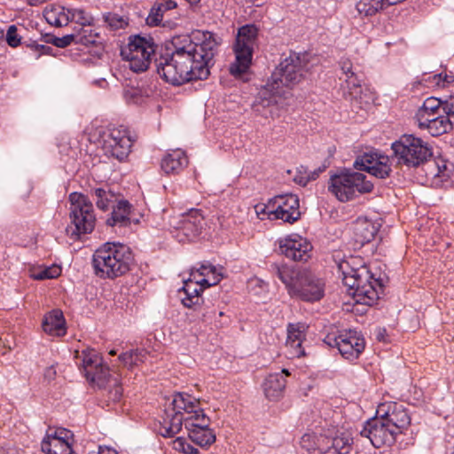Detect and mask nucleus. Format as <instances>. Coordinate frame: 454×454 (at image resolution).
I'll use <instances>...</instances> for the list:
<instances>
[{
	"instance_id": "1",
	"label": "nucleus",
	"mask_w": 454,
	"mask_h": 454,
	"mask_svg": "<svg viewBox=\"0 0 454 454\" xmlns=\"http://www.w3.org/2000/svg\"><path fill=\"white\" fill-rule=\"evenodd\" d=\"M197 40L193 42L184 38L180 44L175 43L172 54L160 59L157 72L166 82L181 85L208 77L209 62L219 43L215 35L208 31L199 32Z\"/></svg>"
},
{
	"instance_id": "2",
	"label": "nucleus",
	"mask_w": 454,
	"mask_h": 454,
	"mask_svg": "<svg viewBox=\"0 0 454 454\" xmlns=\"http://www.w3.org/2000/svg\"><path fill=\"white\" fill-rule=\"evenodd\" d=\"M197 40L193 42L184 38L180 44L175 43L172 54L160 59L157 72L166 82L181 85L208 77L209 62L219 43L215 35L208 31L199 32Z\"/></svg>"
},
{
	"instance_id": "3",
	"label": "nucleus",
	"mask_w": 454,
	"mask_h": 454,
	"mask_svg": "<svg viewBox=\"0 0 454 454\" xmlns=\"http://www.w3.org/2000/svg\"><path fill=\"white\" fill-rule=\"evenodd\" d=\"M271 270L292 297L314 302L321 300L325 294V283L309 271L276 263L271 265Z\"/></svg>"
},
{
	"instance_id": "4",
	"label": "nucleus",
	"mask_w": 454,
	"mask_h": 454,
	"mask_svg": "<svg viewBox=\"0 0 454 454\" xmlns=\"http://www.w3.org/2000/svg\"><path fill=\"white\" fill-rule=\"evenodd\" d=\"M342 274V280L348 287L349 294L356 302L372 306L379 299L382 291V284L374 278L365 265L358 268L351 267L348 261H341L338 264Z\"/></svg>"
},
{
	"instance_id": "5",
	"label": "nucleus",
	"mask_w": 454,
	"mask_h": 454,
	"mask_svg": "<svg viewBox=\"0 0 454 454\" xmlns=\"http://www.w3.org/2000/svg\"><path fill=\"white\" fill-rule=\"evenodd\" d=\"M132 255L129 247L118 242H106L93 254L92 266L100 278L114 279L130 270Z\"/></svg>"
},
{
	"instance_id": "6",
	"label": "nucleus",
	"mask_w": 454,
	"mask_h": 454,
	"mask_svg": "<svg viewBox=\"0 0 454 454\" xmlns=\"http://www.w3.org/2000/svg\"><path fill=\"white\" fill-rule=\"evenodd\" d=\"M196 412H201L199 399L186 393L175 394L170 406L165 411L160 434L163 437H172L181 430L183 423L186 427L187 419Z\"/></svg>"
},
{
	"instance_id": "7",
	"label": "nucleus",
	"mask_w": 454,
	"mask_h": 454,
	"mask_svg": "<svg viewBox=\"0 0 454 454\" xmlns=\"http://www.w3.org/2000/svg\"><path fill=\"white\" fill-rule=\"evenodd\" d=\"M309 71L306 54L292 53L280 61L273 71L268 86L279 95H284V89H293L299 84Z\"/></svg>"
},
{
	"instance_id": "8",
	"label": "nucleus",
	"mask_w": 454,
	"mask_h": 454,
	"mask_svg": "<svg viewBox=\"0 0 454 454\" xmlns=\"http://www.w3.org/2000/svg\"><path fill=\"white\" fill-rule=\"evenodd\" d=\"M398 165L416 168L433 155L432 147L422 138L411 134L403 135L391 145Z\"/></svg>"
},
{
	"instance_id": "9",
	"label": "nucleus",
	"mask_w": 454,
	"mask_h": 454,
	"mask_svg": "<svg viewBox=\"0 0 454 454\" xmlns=\"http://www.w3.org/2000/svg\"><path fill=\"white\" fill-rule=\"evenodd\" d=\"M328 189L340 201L345 202L371 192L373 184L360 172L344 170L331 176Z\"/></svg>"
},
{
	"instance_id": "10",
	"label": "nucleus",
	"mask_w": 454,
	"mask_h": 454,
	"mask_svg": "<svg viewBox=\"0 0 454 454\" xmlns=\"http://www.w3.org/2000/svg\"><path fill=\"white\" fill-rule=\"evenodd\" d=\"M258 28L249 24L239 28L233 46L235 61L230 66V73L235 76L245 74L250 67L254 48L257 41Z\"/></svg>"
},
{
	"instance_id": "11",
	"label": "nucleus",
	"mask_w": 454,
	"mask_h": 454,
	"mask_svg": "<svg viewBox=\"0 0 454 454\" xmlns=\"http://www.w3.org/2000/svg\"><path fill=\"white\" fill-rule=\"evenodd\" d=\"M69 216L71 223L74 228L72 229L70 235L79 237L82 234L90 233L96 224V215L91 201L79 192L69 194Z\"/></svg>"
},
{
	"instance_id": "12",
	"label": "nucleus",
	"mask_w": 454,
	"mask_h": 454,
	"mask_svg": "<svg viewBox=\"0 0 454 454\" xmlns=\"http://www.w3.org/2000/svg\"><path fill=\"white\" fill-rule=\"evenodd\" d=\"M154 51L152 39L135 35L129 38L128 45L121 50V54L129 62V68L138 73L148 68Z\"/></svg>"
},
{
	"instance_id": "13",
	"label": "nucleus",
	"mask_w": 454,
	"mask_h": 454,
	"mask_svg": "<svg viewBox=\"0 0 454 454\" xmlns=\"http://www.w3.org/2000/svg\"><path fill=\"white\" fill-rule=\"evenodd\" d=\"M170 224L175 229V238L179 242L192 241L201 233L204 225V216L200 210L191 209L178 217H173Z\"/></svg>"
},
{
	"instance_id": "14",
	"label": "nucleus",
	"mask_w": 454,
	"mask_h": 454,
	"mask_svg": "<svg viewBox=\"0 0 454 454\" xmlns=\"http://www.w3.org/2000/svg\"><path fill=\"white\" fill-rule=\"evenodd\" d=\"M75 357L81 361L86 379L98 387H104L109 369L103 364L102 357L92 348L75 352Z\"/></svg>"
},
{
	"instance_id": "15",
	"label": "nucleus",
	"mask_w": 454,
	"mask_h": 454,
	"mask_svg": "<svg viewBox=\"0 0 454 454\" xmlns=\"http://www.w3.org/2000/svg\"><path fill=\"white\" fill-rule=\"evenodd\" d=\"M325 342L330 347H336L340 355L348 360L356 359L364 349V338L355 331H345L339 335L328 334Z\"/></svg>"
},
{
	"instance_id": "16",
	"label": "nucleus",
	"mask_w": 454,
	"mask_h": 454,
	"mask_svg": "<svg viewBox=\"0 0 454 454\" xmlns=\"http://www.w3.org/2000/svg\"><path fill=\"white\" fill-rule=\"evenodd\" d=\"M264 207L268 210L269 215L286 223H292L301 216L299 199L292 193L274 197Z\"/></svg>"
},
{
	"instance_id": "17",
	"label": "nucleus",
	"mask_w": 454,
	"mask_h": 454,
	"mask_svg": "<svg viewBox=\"0 0 454 454\" xmlns=\"http://www.w3.org/2000/svg\"><path fill=\"white\" fill-rule=\"evenodd\" d=\"M210 419L201 408V412H196L193 417L187 419L186 429L189 438L200 447L211 445L215 441V434L209 428Z\"/></svg>"
},
{
	"instance_id": "18",
	"label": "nucleus",
	"mask_w": 454,
	"mask_h": 454,
	"mask_svg": "<svg viewBox=\"0 0 454 454\" xmlns=\"http://www.w3.org/2000/svg\"><path fill=\"white\" fill-rule=\"evenodd\" d=\"M361 435L368 438L375 448H380L393 444L397 433L377 415L375 419L367 421L361 431Z\"/></svg>"
},
{
	"instance_id": "19",
	"label": "nucleus",
	"mask_w": 454,
	"mask_h": 454,
	"mask_svg": "<svg viewBox=\"0 0 454 454\" xmlns=\"http://www.w3.org/2000/svg\"><path fill=\"white\" fill-rule=\"evenodd\" d=\"M354 167L378 178H386L391 172L389 157L380 152L364 153L355 160Z\"/></svg>"
},
{
	"instance_id": "20",
	"label": "nucleus",
	"mask_w": 454,
	"mask_h": 454,
	"mask_svg": "<svg viewBox=\"0 0 454 454\" xmlns=\"http://www.w3.org/2000/svg\"><path fill=\"white\" fill-rule=\"evenodd\" d=\"M133 141L129 131L124 127L113 128L105 140V149L120 161L125 160L130 153Z\"/></svg>"
},
{
	"instance_id": "21",
	"label": "nucleus",
	"mask_w": 454,
	"mask_h": 454,
	"mask_svg": "<svg viewBox=\"0 0 454 454\" xmlns=\"http://www.w3.org/2000/svg\"><path fill=\"white\" fill-rule=\"evenodd\" d=\"M377 415L393 428L397 434L411 424V417L406 408L397 403H380L377 409Z\"/></svg>"
},
{
	"instance_id": "22",
	"label": "nucleus",
	"mask_w": 454,
	"mask_h": 454,
	"mask_svg": "<svg viewBox=\"0 0 454 454\" xmlns=\"http://www.w3.org/2000/svg\"><path fill=\"white\" fill-rule=\"evenodd\" d=\"M279 251L287 258L306 262L310 257L312 246L300 235L293 234L279 239Z\"/></svg>"
},
{
	"instance_id": "23",
	"label": "nucleus",
	"mask_w": 454,
	"mask_h": 454,
	"mask_svg": "<svg viewBox=\"0 0 454 454\" xmlns=\"http://www.w3.org/2000/svg\"><path fill=\"white\" fill-rule=\"evenodd\" d=\"M351 443L352 438L346 432L333 438L320 434H317L314 454H347L350 450Z\"/></svg>"
},
{
	"instance_id": "24",
	"label": "nucleus",
	"mask_w": 454,
	"mask_h": 454,
	"mask_svg": "<svg viewBox=\"0 0 454 454\" xmlns=\"http://www.w3.org/2000/svg\"><path fill=\"white\" fill-rule=\"evenodd\" d=\"M289 375L288 370L283 369L281 372L270 373L265 378L262 390L268 400L274 402L283 397L286 386V377Z\"/></svg>"
},
{
	"instance_id": "25",
	"label": "nucleus",
	"mask_w": 454,
	"mask_h": 454,
	"mask_svg": "<svg viewBox=\"0 0 454 454\" xmlns=\"http://www.w3.org/2000/svg\"><path fill=\"white\" fill-rule=\"evenodd\" d=\"M191 276L194 278L196 284L204 287H209L217 285L223 278L222 269L205 262L196 270H192Z\"/></svg>"
},
{
	"instance_id": "26",
	"label": "nucleus",
	"mask_w": 454,
	"mask_h": 454,
	"mask_svg": "<svg viewBox=\"0 0 454 454\" xmlns=\"http://www.w3.org/2000/svg\"><path fill=\"white\" fill-rule=\"evenodd\" d=\"M305 339V325L302 324H289L287 326L286 348L293 357H300L304 355L302 342Z\"/></svg>"
},
{
	"instance_id": "27",
	"label": "nucleus",
	"mask_w": 454,
	"mask_h": 454,
	"mask_svg": "<svg viewBox=\"0 0 454 454\" xmlns=\"http://www.w3.org/2000/svg\"><path fill=\"white\" fill-rule=\"evenodd\" d=\"M275 96L280 95L276 93L275 90H271L267 83L266 86L259 91L257 98L252 105L254 112L258 115L268 118L271 114V107L277 104Z\"/></svg>"
},
{
	"instance_id": "28",
	"label": "nucleus",
	"mask_w": 454,
	"mask_h": 454,
	"mask_svg": "<svg viewBox=\"0 0 454 454\" xmlns=\"http://www.w3.org/2000/svg\"><path fill=\"white\" fill-rule=\"evenodd\" d=\"M66 321L63 313L59 309H53L45 315L42 326L43 330L52 336H63L66 334Z\"/></svg>"
},
{
	"instance_id": "29",
	"label": "nucleus",
	"mask_w": 454,
	"mask_h": 454,
	"mask_svg": "<svg viewBox=\"0 0 454 454\" xmlns=\"http://www.w3.org/2000/svg\"><path fill=\"white\" fill-rule=\"evenodd\" d=\"M450 113L454 114V98L442 101L437 98L430 97L423 102L416 114H443Z\"/></svg>"
},
{
	"instance_id": "30",
	"label": "nucleus",
	"mask_w": 454,
	"mask_h": 454,
	"mask_svg": "<svg viewBox=\"0 0 454 454\" xmlns=\"http://www.w3.org/2000/svg\"><path fill=\"white\" fill-rule=\"evenodd\" d=\"M187 164L188 159L185 153L176 149L161 160L160 168L168 175L178 174Z\"/></svg>"
},
{
	"instance_id": "31",
	"label": "nucleus",
	"mask_w": 454,
	"mask_h": 454,
	"mask_svg": "<svg viewBox=\"0 0 454 454\" xmlns=\"http://www.w3.org/2000/svg\"><path fill=\"white\" fill-rule=\"evenodd\" d=\"M353 232L356 243L363 246L374 239L377 228L372 222L359 218L353 225Z\"/></svg>"
},
{
	"instance_id": "32",
	"label": "nucleus",
	"mask_w": 454,
	"mask_h": 454,
	"mask_svg": "<svg viewBox=\"0 0 454 454\" xmlns=\"http://www.w3.org/2000/svg\"><path fill=\"white\" fill-rule=\"evenodd\" d=\"M176 6V3L173 0H156L146 18V24L150 27L160 25L164 13L167 11L175 9Z\"/></svg>"
},
{
	"instance_id": "33",
	"label": "nucleus",
	"mask_w": 454,
	"mask_h": 454,
	"mask_svg": "<svg viewBox=\"0 0 454 454\" xmlns=\"http://www.w3.org/2000/svg\"><path fill=\"white\" fill-rule=\"evenodd\" d=\"M205 288L206 287L201 285L196 284L194 278L191 276L190 278L184 282L183 286V290L185 294V296L182 298L183 305L187 308H193L200 305L201 301L200 294Z\"/></svg>"
},
{
	"instance_id": "34",
	"label": "nucleus",
	"mask_w": 454,
	"mask_h": 454,
	"mask_svg": "<svg viewBox=\"0 0 454 454\" xmlns=\"http://www.w3.org/2000/svg\"><path fill=\"white\" fill-rule=\"evenodd\" d=\"M131 205L128 200H119L113 207L112 215L107 219L106 223L110 226H125L129 223Z\"/></svg>"
},
{
	"instance_id": "35",
	"label": "nucleus",
	"mask_w": 454,
	"mask_h": 454,
	"mask_svg": "<svg viewBox=\"0 0 454 454\" xmlns=\"http://www.w3.org/2000/svg\"><path fill=\"white\" fill-rule=\"evenodd\" d=\"M453 123L454 114H443L424 130L433 137H438L450 131L453 129Z\"/></svg>"
},
{
	"instance_id": "36",
	"label": "nucleus",
	"mask_w": 454,
	"mask_h": 454,
	"mask_svg": "<svg viewBox=\"0 0 454 454\" xmlns=\"http://www.w3.org/2000/svg\"><path fill=\"white\" fill-rule=\"evenodd\" d=\"M93 195L97 207L103 211L114 207L117 201V195L108 188H97L93 191Z\"/></svg>"
},
{
	"instance_id": "37",
	"label": "nucleus",
	"mask_w": 454,
	"mask_h": 454,
	"mask_svg": "<svg viewBox=\"0 0 454 454\" xmlns=\"http://www.w3.org/2000/svg\"><path fill=\"white\" fill-rule=\"evenodd\" d=\"M343 96L349 100H356L361 97L362 85L361 80L356 75L349 74L348 77L345 78L344 82L341 85Z\"/></svg>"
},
{
	"instance_id": "38",
	"label": "nucleus",
	"mask_w": 454,
	"mask_h": 454,
	"mask_svg": "<svg viewBox=\"0 0 454 454\" xmlns=\"http://www.w3.org/2000/svg\"><path fill=\"white\" fill-rule=\"evenodd\" d=\"M387 7L385 0H359L356 4V9L360 15L373 16L380 11Z\"/></svg>"
},
{
	"instance_id": "39",
	"label": "nucleus",
	"mask_w": 454,
	"mask_h": 454,
	"mask_svg": "<svg viewBox=\"0 0 454 454\" xmlns=\"http://www.w3.org/2000/svg\"><path fill=\"white\" fill-rule=\"evenodd\" d=\"M41 449L45 454H72L71 442H64L58 439H43Z\"/></svg>"
},
{
	"instance_id": "40",
	"label": "nucleus",
	"mask_w": 454,
	"mask_h": 454,
	"mask_svg": "<svg viewBox=\"0 0 454 454\" xmlns=\"http://www.w3.org/2000/svg\"><path fill=\"white\" fill-rule=\"evenodd\" d=\"M145 349H132L119 356V360L127 367L133 368L145 361L147 356Z\"/></svg>"
},
{
	"instance_id": "41",
	"label": "nucleus",
	"mask_w": 454,
	"mask_h": 454,
	"mask_svg": "<svg viewBox=\"0 0 454 454\" xmlns=\"http://www.w3.org/2000/svg\"><path fill=\"white\" fill-rule=\"evenodd\" d=\"M44 17L47 22L55 27H63L67 25L69 16L65 12L63 7L57 6L46 9Z\"/></svg>"
},
{
	"instance_id": "42",
	"label": "nucleus",
	"mask_w": 454,
	"mask_h": 454,
	"mask_svg": "<svg viewBox=\"0 0 454 454\" xmlns=\"http://www.w3.org/2000/svg\"><path fill=\"white\" fill-rule=\"evenodd\" d=\"M454 82V75L447 74H435L425 75L420 82H423L427 87H445L447 84Z\"/></svg>"
},
{
	"instance_id": "43",
	"label": "nucleus",
	"mask_w": 454,
	"mask_h": 454,
	"mask_svg": "<svg viewBox=\"0 0 454 454\" xmlns=\"http://www.w3.org/2000/svg\"><path fill=\"white\" fill-rule=\"evenodd\" d=\"M172 448L179 452L184 454H198L199 451L196 448L191 445L185 439L177 437L172 442Z\"/></svg>"
},
{
	"instance_id": "44",
	"label": "nucleus",
	"mask_w": 454,
	"mask_h": 454,
	"mask_svg": "<svg viewBox=\"0 0 454 454\" xmlns=\"http://www.w3.org/2000/svg\"><path fill=\"white\" fill-rule=\"evenodd\" d=\"M111 387L113 388L110 390V398L114 401H119L122 395V387L118 383V380L116 379H111L109 377V374L106 376V380L105 381V386L103 387Z\"/></svg>"
},
{
	"instance_id": "45",
	"label": "nucleus",
	"mask_w": 454,
	"mask_h": 454,
	"mask_svg": "<svg viewBox=\"0 0 454 454\" xmlns=\"http://www.w3.org/2000/svg\"><path fill=\"white\" fill-rule=\"evenodd\" d=\"M61 269L59 267H49L43 270H39L32 274L35 279H51L55 278L60 275Z\"/></svg>"
},
{
	"instance_id": "46",
	"label": "nucleus",
	"mask_w": 454,
	"mask_h": 454,
	"mask_svg": "<svg viewBox=\"0 0 454 454\" xmlns=\"http://www.w3.org/2000/svg\"><path fill=\"white\" fill-rule=\"evenodd\" d=\"M317 434L306 433L301 438V446L309 454H314L317 447Z\"/></svg>"
},
{
	"instance_id": "47",
	"label": "nucleus",
	"mask_w": 454,
	"mask_h": 454,
	"mask_svg": "<svg viewBox=\"0 0 454 454\" xmlns=\"http://www.w3.org/2000/svg\"><path fill=\"white\" fill-rule=\"evenodd\" d=\"M104 19L107 25L114 30L123 28L128 25V22L116 13L109 12L104 16Z\"/></svg>"
},
{
	"instance_id": "48",
	"label": "nucleus",
	"mask_w": 454,
	"mask_h": 454,
	"mask_svg": "<svg viewBox=\"0 0 454 454\" xmlns=\"http://www.w3.org/2000/svg\"><path fill=\"white\" fill-rule=\"evenodd\" d=\"M72 437L73 434L69 430L65 428H58L53 433L48 432L44 439H58L64 442H71Z\"/></svg>"
},
{
	"instance_id": "49",
	"label": "nucleus",
	"mask_w": 454,
	"mask_h": 454,
	"mask_svg": "<svg viewBox=\"0 0 454 454\" xmlns=\"http://www.w3.org/2000/svg\"><path fill=\"white\" fill-rule=\"evenodd\" d=\"M441 114H416L415 118L418 127L420 129H427L433 121L439 118Z\"/></svg>"
},
{
	"instance_id": "50",
	"label": "nucleus",
	"mask_w": 454,
	"mask_h": 454,
	"mask_svg": "<svg viewBox=\"0 0 454 454\" xmlns=\"http://www.w3.org/2000/svg\"><path fill=\"white\" fill-rule=\"evenodd\" d=\"M69 12L71 13L72 20H75L80 25L83 27L90 25L92 18L90 15H88L83 10L74 9L71 12L69 11Z\"/></svg>"
},
{
	"instance_id": "51",
	"label": "nucleus",
	"mask_w": 454,
	"mask_h": 454,
	"mask_svg": "<svg viewBox=\"0 0 454 454\" xmlns=\"http://www.w3.org/2000/svg\"><path fill=\"white\" fill-rule=\"evenodd\" d=\"M20 41L21 37L17 33L16 26H10L6 33V42L8 45L12 48H15L20 44Z\"/></svg>"
},
{
	"instance_id": "52",
	"label": "nucleus",
	"mask_w": 454,
	"mask_h": 454,
	"mask_svg": "<svg viewBox=\"0 0 454 454\" xmlns=\"http://www.w3.org/2000/svg\"><path fill=\"white\" fill-rule=\"evenodd\" d=\"M340 70L345 77H348L349 74L356 75V74L353 71V64L348 58L342 57L339 62Z\"/></svg>"
},
{
	"instance_id": "53",
	"label": "nucleus",
	"mask_w": 454,
	"mask_h": 454,
	"mask_svg": "<svg viewBox=\"0 0 454 454\" xmlns=\"http://www.w3.org/2000/svg\"><path fill=\"white\" fill-rule=\"evenodd\" d=\"M74 40H75V35H67L62 37H56L54 39L53 43L57 47L64 48V47H67V45L71 44V43L74 42Z\"/></svg>"
},
{
	"instance_id": "54",
	"label": "nucleus",
	"mask_w": 454,
	"mask_h": 454,
	"mask_svg": "<svg viewBox=\"0 0 454 454\" xmlns=\"http://www.w3.org/2000/svg\"><path fill=\"white\" fill-rule=\"evenodd\" d=\"M83 36L80 38V42L84 43H94L95 39L91 35V28H82Z\"/></svg>"
},
{
	"instance_id": "55",
	"label": "nucleus",
	"mask_w": 454,
	"mask_h": 454,
	"mask_svg": "<svg viewBox=\"0 0 454 454\" xmlns=\"http://www.w3.org/2000/svg\"><path fill=\"white\" fill-rule=\"evenodd\" d=\"M316 176L317 175H313V176H309V175H305V176H294V181L302 186H305L307 184V183L310 180V179H315L316 178Z\"/></svg>"
},
{
	"instance_id": "56",
	"label": "nucleus",
	"mask_w": 454,
	"mask_h": 454,
	"mask_svg": "<svg viewBox=\"0 0 454 454\" xmlns=\"http://www.w3.org/2000/svg\"><path fill=\"white\" fill-rule=\"evenodd\" d=\"M56 374H57V372H56V369L54 368V366H49L45 369L43 376H44L45 380H47L48 381H51L55 379Z\"/></svg>"
},
{
	"instance_id": "57",
	"label": "nucleus",
	"mask_w": 454,
	"mask_h": 454,
	"mask_svg": "<svg viewBox=\"0 0 454 454\" xmlns=\"http://www.w3.org/2000/svg\"><path fill=\"white\" fill-rule=\"evenodd\" d=\"M89 454H117V452L113 449L99 446L98 450L90 451Z\"/></svg>"
},
{
	"instance_id": "58",
	"label": "nucleus",
	"mask_w": 454,
	"mask_h": 454,
	"mask_svg": "<svg viewBox=\"0 0 454 454\" xmlns=\"http://www.w3.org/2000/svg\"><path fill=\"white\" fill-rule=\"evenodd\" d=\"M47 0H27V4L31 6H38L44 4Z\"/></svg>"
},
{
	"instance_id": "59",
	"label": "nucleus",
	"mask_w": 454,
	"mask_h": 454,
	"mask_svg": "<svg viewBox=\"0 0 454 454\" xmlns=\"http://www.w3.org/2000/svg\"><path fill=\"white\" fill-rule=\"evenodd\" d=\"M190 5H197L200 0H185Z\"/></svg>"
},
{
	"instance_id": "60",
	"label": "nucleus",
	"mask_w": 454,
	"mask_h": 454,
	"mask_svg": "<svg viewBox=\"0 0 454 454\" xmlns=\"http://www.w3.org/2000/svg\"><path fill=\"white\" fill-rule=\"evenodd\" d=\"M4 37V30L0 28V39Z\"/></svg>"
},
{
	"instance_id": "61",
	"label": "nucleus",
	"mask_w": 454,
	"mask_h": 454,
	"mask_svg": "<svg viewBox=\"0 0 454 454\" xmlns=\"http://www.w3.org/2000/svg\"><path fill=\"white\" fill-rule=\"evenodd\" d=\"M109 354H110L111 356H114V355H115V354H116V352H115L114 350H111V351L109 352Z\"/></svg>"
},
{
	"instance_id": "62",
	"label": "nucleus",
	"mask_w": 454,
	"mask_h": 454,
	"mask_svg": "<svg viewBox=\"0 0 454 454\" xmlns=\"http://www.w3.org/2000/svg\"><path fill=\"white\" fill-rule=\"evenodd\" d=\"M258 208H259V206H256V207H255L256 213H258V214H259V210H258Z\"/></svg>"
},
{
	"instance_id": "63",
	"label": "nucleus",
	"mask_w": 454,
	"mask_h": 454,
	"mask_svg": "<svg viewBox=\"0 0 454 454\" xmlns=\"http://www.w3.org/2000/svg\"><path fill=\"white\" fill-rule=\"evenodd\" d=\"M218 314L220 317L223 316V312H222V311H220Z\"/></svg>"
},
{
	"instance_id": "64",
	"label": "nucleus",
	"mask_w": 454,
	"mask_h": 454,
	"mask_svg": "<svg viewBox=\"0 0 454 454\" xmlns=\"http://www.w3.org/2000/svg\"><path fill=\"white\" fill-rule=\"evenodd\" d=\"M203 320H207V316L206 315H203Z\"/></svg>"
}]
</instances>
